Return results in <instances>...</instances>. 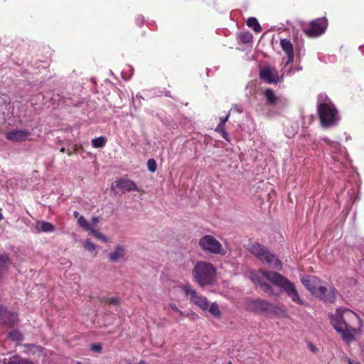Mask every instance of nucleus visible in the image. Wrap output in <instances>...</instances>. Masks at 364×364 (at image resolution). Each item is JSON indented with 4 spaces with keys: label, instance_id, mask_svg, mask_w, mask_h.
Wrapping results in <instances>:
<instances>
[{
    "label": "nucleus",
    "instance_id": "1",
    "mask_svg": "<svg viewBox=\"0 0 364 364\" xmlns=\"http://www.w3.org/2000/svg\"><path fill=\"white\" fill-rule=\"evenodd\" d=\"M331 323L334 329L341 333L343 341L347 343L354 339V333H358L363 327V322L357 314L350 309H336L330 316Z\"/></svg>",
    "mask_w": 364,
    "mask_h": 364
},
{
    "label": "nucleus",
    "instance_id": "2",
    "mask_svg": "<svg viewBox=\"0 0 364 364\" xmlns=\"http://www.w3.org/2000/svg\"><path fill=\"white\" fill-rule=\"evenodd\" d=\"M258 272L273 285L284 290L294 303L299 305L304 304V302L301 299L294 284L289 279L277 272L268 271L263 269H259Z\"/></svg>",
    "mask_w": 364,
    "mask_h": 364
},
{
    "label": "nucleus",
    "instance_id": "3",
    "mask_svg": "<svg viewBox=\"0 0 364 364\" xmlns=\"http://www.w3.org/2000/svg\"><path fill=\"white\" fill-rule=\"evenodd\" d=\"M192 274L197 284L201 287H205L214 283L216 269L210 262L199 261L195 264Z\"/></svg>",
    "mask_w": 364,
    "mask_h": 364
},
{
    "label": "nucleus",
    "instance_id": "4",
    "mask_svg": "<svg viewBox=\"0 0 364 364\" xmlns=\"http://www.w3.org/2000/svg\"><path fill=\"white\" fill-rule=\"evenodd\" d=\"M249 250L262 262L269 264L274 269H282V262L264 246L259 243H255L250 247Z\"/></svg>",
    "mask_w": 364,
    "mask_h": 364
},
{
    "label": "nucleus",
    "instance_id": "5",
    "mask_svg": "<svg viewBox=\"0 0 364 364\" xmlns=\"http://www.w3.org/2000/svg\"><path fill=\"white\" fill-rule=\"evenodd\" d=\"M317 112L323 127H328L335 124L339 119L338 110L332 103H320L317 107Z\"/></svg>",
    "mask_w": 364,
    "mask_h": 364
},
{
    "label": "nucleus",
    "instance_id": "6",
    "mask_svg": "<svg viewBox=\"0 0 364 364\" xmlns=\"http://www.w3.org/2000/svg\"><path fill=\"white\" fill-rule=\"evenodd\" d=\"M247 308L252 311L271 313L275 315L285 313L277 306L260 299L250 300L247 302Z\"/></svg>",
    "mask_w": 364,
    "mask_h": 364
},
{
    "label": "nucleus",
    "instance_id": "7",
    "mask_svg": "<svg viewBox=\"0 0 364 364\" xmlns=\"http://www.w3.org/2000/svg\"><path fill=\"white\" fill-rule=\"evenodd\" d=\"M198 244L201 249L206 252L220 255L225 254V250L223 248L221 243L210 235L202 237Z\"/></svg>",
    "mask_w": 364,
    "mask_h": 364
},
{
    "label": "nucleus",
    "instance_id": "8",
    "mask_svg": "<svg viewBox=\"0 0 364 364\" xmlns=\"http://www.w3.org/2000/svg\"><path fill=\"white\" fill-rule=\"evenodd\" d=\"M328 25L326 17L318 18L311 21L308 27L303 28V31L309 38H316L326 32Z\"/></svg>",
    "mask_w": 364,
    "mask_h": 364
},
{
    "label": "nucleus",
    "instance_id": "9",
    "mask_svg": "<svg viewBox=\"0 0 364 364\" xmlns=\"http://www.w3.org/2000/svg\"><path fill=\"white\" fill-rule=\"evenodd\" d=\"M181 288L192 303L203 310H208V301L205 296L197 292L190 284H184Z\"/></svg>",
    "mask_w": 364,
    "mask_h": 364
},
{
    "label": "nucleus",
    "instance_id": "10",
    "mask_svg": "<svg viewBox=\"0 0 364 364\" xmlns=\"http://www.w3.org/2000/svg\"><path fill=\"white\" fill-rule=\"evenodd\" d=\"M18 322L16 313L8 311L3 306H0V323L9 326H14Z\"/></svg>",
    "mask_w": 364,
    "mask_h": 364
},
{
    "label": "nucleus",
    "instance_id": "11",
    "mask_svg": "<svg viewBox=\"0 0 364 364\" xmlns=\"http://www.w3.org/2000/svg\"><path fill=\"white\" fill-rule=\"evenodd\" d=\"M259 78L269 83H277L279 81L278 72L269 66H266L260 69Z\"/></svg>",
    "mask_w": 364,
    "mask_h": 364
},
{
    "label": "nucleus",
    "instance_id": "12",
    "mask_svg": "<svg viewBox=\"0 0 364 364\" xmlns=\"http://www.w3.org/2000/svg\"><path fill=\"white\" fill-rule=\"evenodd\" d=\"M31 132L27 129H14L6 133V138L11 141L21 142L26 140Z\"/></svg>",
    "mask_w": 364,
    "mask_h": 364
},
{
    "label": "nucleus",
    "instance_id": "13",
    "mask_svg": "<svg viewBox=\"0 0 364 364\" xmlns=\"http://www.w3.org/2000/svg\"><path fill=\"white\" fill-rule=\"evenodd\" d=\"M303 285L312 294H317V289L320 282L315 276L305 275L301 278Z\"/></svg>",
    "mask_w": 364,
    "mask_h": 364
},
{
    "label": "nucleus",
    "instance_id": "14",
    "mask_svg": "<svg viewBox=\"0 0 364 364\" xmlns=\"http://www.w3.org/2000/svg\"><path fill=\"white\" fill-rule=\"evenodd\" d=\"M316 295L325 302L333 303L336 299L335 289L332 288L328 289L323 286H318Z\"/></svg>",
    "mask_w": 364,
    "mask_h": 364
},
{
    "label": "nucleus",
    "instance_id": "15",
    "mask_svg": "<svg viewBox=\"0 0 364 364\" xmlns=\"http://www.w3.org/2000/svg\"><path fill=\"white\" fill-rule=\"evenodd\" d=\"M280 46L287 55V60L286 61L285 64L288 65L291 63L294 59L293 44L289 40L284 38L281 40Z\"/></svg>",
    "mask_w": 364,
    "mask_h": 364
},
{
    "label": "nucleus",
    "instance_id": "16",
    "mask_svg": "<svg viewBox=\"0 0 364 364\" xmlns=\"http://www.w3.org/2000/svg\"><path fill=\"white\" fill-rule=\"evenodd\" d=\"M117 186L119 189L125 191H140V189L136 186L135 183L129 179L121 178L117 182Z\"/></svg>",
    "mask_w": 364,
    "mask_h": 364
},
{
    "label": "nucleus",
    "instance_id": "17",
    "mask_svg": "<svg viewBox=\"0 0 364 364\" xmlns=\"http://www.w3.org/2000/svg\"><path fill=\"white\" fill-rule=\"evenodd\" d=\"M125 249L121 245H117L113 252L109 255V259L112 262H116L119 259H123L125 257Z\"/></svg>",
    "mask_w": 364,
    "mask_h": 364
},
{
    "label": "nucleus",
    "instance_id": "18",
    "mask_svg": "<svg viewBox=\"0 0 364 364\" xmlns=\"http://www.w3.org/2000/svg\"><path fill=\"white\" fill-rule=\"evenodd\" d=\"M264 95L267 100V105L270 106H274L279 100L278 96L275 95L274 90L271 88L267 89L264 92Z\"/></svg>",
    "mask_w": 364,
    "mask_h": 364
},
{
    "label": "nucleus",
    "instance_id": "19",
    "mask_svg": "<svg viewBox=\"0 0 364 364\" xmlns=\"http://www.w3.org/2000/svg\"><path fill=\"white\" fill-rule=\"evenodd\" d=\"M9 264V257L6 255H0V279L8 270Z\"/></svg>",
    "mask_w": 364,
    "mask_h": 364
},
{
    "label": "nucleus",
    "instance_id": "20",
    "mask_svg": "<svg viewBox=\"0 0 364 364\" xmlns=\"http://www.w3.org/2000/svg\"><path fill=\"white\" fill-rule=\"evenodd\" d=\"M36 229L39 232H50L55 230V226L49 222L43 220L37 223Z\"/></svg>",
    "mask_w": 364,
    "mask_h": 364
},
{
    "label": "nucleus",
    "instance_id": "21",
    "mask_svg": "<svg viewBox=\"0 0 364 364\" xmlns=\"http://www.w3.org/2000/svg\"><path fill=\"white\" fill-rule=\"evenodd\" d=\"M6 364H33L31 361L28 359L23 358L18 355H14L8 360L7 363L4 361Z\"/></svg>",
    "mask_w": 364,
    "mask_h": 364
},
{
    "label": "nucleus",
    "instance_id": "22",
    "mask_svg": "<svg viewBox=\"0 0 364 364\" xmlns=\"http://www.w3.org/2000/svg\"><path fill=\"white\" fill-rule=\"evenodd\" d=\"M247 25L248 27L252 28L256 33H259L262 31V28L255 17H250L247 20Z\"/></svg>",
    "mask_w": 364,
    "mask_h": 364
},
{
    "label": "nucleus",
    "instance_id": "23",
    "mask_svg": "<svg viewBox=\"0 0 364 364\" xmlns=\"http://www.w3.org/2000/svg\"><path fill=\"white\" fill-rule=\"evenodd\" d=\"M107 139L104 136H99L92 140V145L94 148H102L105 146Z\"/></svg>",
    "mask_w": 364,
    "mask_h": 364
},
{
    "label": "nucleus",
    "instance_id": "24",
    "mask_svg": "<svg viewBox=\"0 0 364 364\" xmlns=\"http://www.w3.org/2000/svg\"><path fill=\"white\" fill-rule=\"evenodd\" d=\"M8 338L14 341H21L23 340V336L19 331L14 329L9 333Z\"/></svg>",
    "mask_w": 364,
    "mask_h": 364
},
{
    "label": "nucleus",
    "instance_id": "25",
    "mask_svg": "<svg viewBox=\"0 0 364 364\" xmlns=\"http://www.w3.org/2000/svg\"><path fill=\"white\" fill-rule=\"evenodd\" d=\"M208 311L215 317L220 318L221 313L219 309L218 305L216 303H212L210 305L208 304Z\"/></svg>",
    "mask_w": 364,
    "mask_h": 364
},
{
    "label": "nucleus",
    "instance_id": "26",
    "mask_svg": "<svg viewBox=\"0 0 364 364\" xmlns=\"http://www.w3.org/2000/svg\"><path fill=\"white\" fill-rule=\"evenodd\" d=\"M253 36L249 31L242 32L240 34V40L244 43H248L252 41Z\"/></svg>",
    "mask_w": 364,
    "mask_h": 364
},
{
    "label": "nucleus",
    "instance_id": "27",
    "mask_svg": "<svg viewBox=\"0 0 364 364\" xmlns=\"http://www.w3.org/2000/svg\"><path fill=\"white\" fill-rule=\"evenodd\" d=\"M89 232L95 238H97V239H98L100 240H102L104 242H107V237L102 233L100 232L99 231H97V230H95L93 228H91V230H90Z\"/></svg>",
    "mask_w": 364,
    "mask_h": 364
},
{
    "label": "nucleus",
    "instance_id": "28",
    "mask_svg": "<svg viewBox=\"0 0 364 364\" xmlns=\"http://www.w3.org/2000/svg\"><path fill=\"white\" fill-rule=\"evenodd\" d=\"M77 224L86 231H89L92 228L82 215L78 218Z\"/></svg>",
    "mask_w": 364,
    "mask_h": 364
},
{
    "label": "nucleus",
    "instance_id": "29",
    "mask_svg": "<svg viewBox=\"0 0 364 364\" xmlns=\"http://www.w3.org/2000/svg\"><path fill=\"white\" fill-rule=\"evenodd\" d=\"M101 301H104L106 304H109V305L117 306L119 304V299L117 297L105 298V299H101Z\"/></svg>",
    "mask_w": 364,
    "mask_h": 364
},
{
    "label": "nucleus",
    "instance_id": "30",
    "mask_svg": "<svg viewBox=\"0 0 364 364\" xmlns=\"http://www.w3.org/2000/svg\"><path fill=\"white\" fill-rule=\"evenodd\" d=\"M83 247L85 249H86L87 250H88L90 252H94L96 249V245L92 242H91L90 240H87L84 242Z\"/></svg>",
    "mask_w": 364,
    "mask_h": 364
},
{
    "label": "nucleus",
    "instance_id": "31",
    "mask_svg": "<svg viewBox=\"0 0 364 364\" xmlns=\"http://www.w3.org/2000/svg\"><path fill=\"white\" fill-rule=\"evenodd\" d=\"M147 167H148V169L154 173L156 171V161L154 159H150L148 160L147 161Z\"/></svg>",
    "mask_w": 364,
    "mask_h": 364
},
{
    "label": "nucleus",
    "instance_id": "32",
    "mask_svg": "<svg viewBox=\"0 0 364 364\" xmlns=\"http://www.w3.org/2000/svg\"><path fill=\"white\" fill-rule=\"evenodd\" d=\"M261 289L264 291V292H267V293H270L271 294H273V291H272V287L268 284L266 282H264L262 281L261 283H259V285Z\"/></svg>",
    "mask_w": 364,
    "mask_h": 364
},
{
    "label": "nucleus",
    "instance_id": "33",
    "mask_svg": "<svg viewBox=\"0 0 364 364\" xmlns=\"http://www.w3.org/2000/svg\"><path fill=\"white\" fill-rule=\"evenodd\" d=\"M24 346L26 347L29 350H33L35 349V351L42 352L43 350V347L37 346L33 344H25Z\"/></svg>",
    "mask_w": 364,
    "mask_h": 364
},
{
    "label": "nucleus",
    "instance_id": "34",
    "mask_svg": "<svg viewBox=\"0 0 364 364\" xmlns=\"http://www.w3.org/2000/svg\"><path fill=\"white\" fill-rule=\"evenodd\" d=\"M250 279L252 280V282L258 286L259 285V283L262 282V279L259 278V277H258L253 272L250 273Z\"/></svg>",
    "mask_w": 364,
    "mask_h": 364
},
{
    "label": "nucleus",
    "instance_id": "35",
    "mask_svg": "<svg viewBox=\"0 0 364 364\" xmlns=\"http://www.w3.org/2000/svg\"><path fill=\"white\" fill-rule=\"evenodd\" d=\"M73 151L75 154L83 150V146L81 144H75L73 146Z\"/></svg>",
    "mask_w": 364,
    "mask_h": 364
},
{
    "label": "nucleus",
    "instance_id": "36",
    "mask_svg": "<svg viewBox=\"0 0 364 364\" xmlns=\"http://www.w3.org/2000/svg\"><path fill=\"white\" fill-rule=\"evenodd\" d=\"M92 350L95 352L100 353L102 351V346L100 344H94L92 346Z\"/></svg>",
    "mask_w": 364,
    "mask_h": 364
},
{
    "label": "nucleus",
    "instance_id": "37",
    "mask_svg": "<svg viewBox=\"0 0 364 364\" xmlns=\"http://www.w3.org/2000/svg\"><path fill=\"white\" fill-rule=\"evenodd\" d=\"M168 307L171 309L173 311L178 313L181 312V310L177 307V306L175 304H169Z\"/></svg>",
    "mask_w": 364,
    "mask_h": 364
},
{
    "label": "nucleus",
    "instance_id": "38",
    "mask_svg": "<svg viewBox=\"0 0 364 364\" xmlns=\"http://www.w3.org/2000/svg\"><path fill=\"white\" fill-rule=\"evenodd\" d=\"M225 125H224V124H222L219 123V124H218L217 127H216V128H215V132H218V133H220V132H223V130H225Z\"/></svg>",
    "mask_w": 364,
    "mask_h": 364
},
{
    "label": "nucleus",
    "instance_id": "39",
    "mask_svg": "<svg viewBox=\"0 0 364 364\" xmlns=\"http://www.w3.org/2000/svg\"><path fill=\"white\" fill-rule=\"evenodd\" d=\"M229 117H230V113H228L225 117H220V123L222 124H225L226 122L229 119Z\"/></svg>",
    "mask_w": 364,
    "mask_h": 364
},
{
    "label": "nucleus",
    "instance_id": "40",
    "mask_svg": "<svg viewBox=\"0 0 364 364\" xmlns=\"http://www.w3.org/2000/svg\"><path fill=\"white\" fill-rule=\"evenodd\" d=\"M220 134H221V136H223V138H224L225 140L227 141H230V139L228 138V132L225 130H223V132H220Z\"/></svg>",
    "mask_w": 364,
    "mask_h": 364
},
{
    "label": "nucleus",
    "instance_id": "41",
    "mask_svg": "<svg viewBox=\"0 0 364 364\" xmlns=\"http://www.w3.org/2000/svg\"><path fill=\"white\" fill-rule=\"evenodd\" d=\"M91 223L92 225H96L97 223H99V218L97 217V216H94L92 218V220H91Z\"/></svg>",
    "mask_w": 364,
    "mask_h": 364
},
{
    "label": "nucleus",
    "instance_id": "42",
    "mask_svg": "<svg viewBox=\"0 0 364 364\" xmlns=\"http://www.w3.org/2000/svg\"><path fill=\"white\" fill-rule=\"evenodd\" d=\"M348 363L349 364H360V363L359 361L352 360V359L348 360Z\"/></svg>",
    "mask_w": 364,
    "mask_h": 364
},
{
    "label": "nucleus",
    "instance_id": "43",
    "mask_svg": "<svg viewBox=\"0 0 364 364\" xmlns=\"http://www.w3.org/2000/svg\"><path fill=\"white\" fill-rule=\"evenodd\" d=\"M73 215L77 220H78V218L81 216V215H80V213L77 211H74Z\"/></svg>",
    "mask_w": 364,
    "mask_h": 364
},
{
    "label": "nucleus",
    "instance_id": "44",
    "mask_svg": "<svg viewBox=\"0 0 364 364\" xmlns=\"http://www.w3.org/2000/svg\"><path fill=\"white\" fill-rule=\"evenodd\" d=\"M67 154H68V156H71L73 154H75V152L73 151V150L67 149Z\"/></svg>",
    "mask_w": 364,
    "mask_h": 364
},
{
    "label": "nucleus",
    "instance_id": "45",
    "mask_svg": "<svg viewBox=\"0 0 364 364\" xmlns=\"http://www.w3.org/2000/svg\"><path fill=\"white\" fill-rule=\"evenodd\" d=\"M178 314H179L180 315H181L182 316H188V314L187 313H185L182 311H181V312H178Z\"/></svg>",
    "mask_w": 364,
    "mask_h": 364
},
{
    "label": "nucleus",
    "instance_id": "46",
    "mask_svg": "<svg viewBox=\"0 0 364 364\" xmlns=\"http://www.w3.org/2000/svg\"><path fill=\"white\" fill-rule=\"evenodd\" d=\"M309 346L311 348V350L314 352H315V350H316V348L311 344V343H309Z\"/></svg>",
    "mask_w": 364,
    "mask_h": 364
},
{
    "label": "nucleus",
    "instance_id": "47",
    "mask_svg": "<svg viewBox=\"0 0 364 364\" xmlns=\"http://www.w3.org/2000/svg\"><path fill=\"white\" fill-rule=\"evenodd\" d=\"M138 22H139V26H141L143 23V18L142 17H139V19H138Z\"/></svg>",
    "mask_w": 364,
    "mask_h": 364
},
{
    "label": "nucleus",
    "instance_id": "48",
    "mask_svg": "<svg viewBox=\"0 0 364 364\" xmlns=\"http://www.w3.org/2000/svg\"><path fill=\"white\" fill-rule=\"evenodd\" d=\"M60 151L62 152V153H64V152L67 153V149H65V148H64V147H62L60 149Z\"/></svg>",
    "mask_w": 364,
    "mask_h": 364
}]
</instances>
